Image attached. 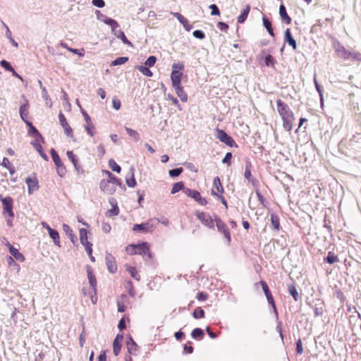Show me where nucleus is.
I'll return each instance as SVG.
<instances>
[{"mask_svg":"<svg viewBox=\"0 0 361 361\" xmlns=\"http://www.w3.org/2000/svg\"><path fill=\"white\" fill-rule=\"evenodd\" d=\"M214 187L216 189L218 192L221 194L224 192V188L218 176L214 179Z\"/></svg>","mask_w":361,"mask_h":361,"instance_id":"43","label":"nucleus"},{"mask_svg":"<svg viewBox=\"0 0 361 361\" xmlns=\"http://www.w3.org/2000/svg\"><path fill=\"white\" fill-rule=\"evenodd\" d=\"M279 14L281 19L285 20L287 24L290 23L291 19L287 14L286 8L283 5H281L279 7Z\"/></svg>","mask_w":361,"mask_h":361,"instance_id":"31","label":"nucleus"},{"mask_svg":"<svg viewBox=\"0 0 361 361\" xmlns=\"http://www.w3.org/2000/svg\"><path fill=\"white\" fill-rule=\"evenodd\" d=\"M244 176L247 180H248L250 181L251 180L252 173H251V164L250 163L246 164Z\"/></svg>","mask_w":361,"mask_h":361,"instance_id":"49","label":"nucleus"},{"mask_svg":"<svg viewBox=\"0 0 361 361\" xmlns=\"http://www.w3.org/2000/svg\"><path fill=\"white\" fill-rule=\"evenodd\" d=\"M184 192L187 196L194 199L195 201H196V199L198 198L200 195V193L198 191L191 190L189 188L185 189Z\"/></svg>","mask_w":361,"mask_h":361,"instance_id":"36","label":"nucleus"},{"mask_svg":"<svg viewBox=\"0 0 361 361\" xmlns=\"http://www.w3.org/2000/svg\"><path fill=\"white\" fill-rule=\"evenodd\" d=\"M56 166V171H57V173L59 176L61 177H63L65 176L66 174V168L64 167L63 164H60L59 166Z\"/></svg>","mask_w":361,"mask_h":361,"instance_id":"58","label":"nucleus"},{"mask_svg":"<svg viewBox=\"0 0 361 361\" xmlns=\"http://www.w3.org/2000/svg\"><path fill=\"white\" fill-rule=\"evenodd\" d=\"M264 63L267 66H274V60L271 55H268L264 59Z\"/></svg>","mask_w":361,"mask_h":361,"instance_id":"64","label":"nucleus"},{"mask_svg":"<svg viewBox=\"0 0 361 361\" xmlns=\"http://www.w3.org/2000/svg\"><path fill=\"white\" fill-rule=\"evenodd\" d=\"M157 61V58L154 56H149L145 61V66L152 67Z\"/></svg>","mask_w":361,"mask_h":361,"instance_id":"56","label":"nucleus"},{"mask_svg":"<svg viewBox=\"0 0 361 361\" xmlns=\"http://www.w3.org/2000/svg\"><path fill=\"white\" fill-rule=\"evenodd\" d=\"M183 172L182 168H176L174 169H171L169 171V175L171 177H176L178 176Z\"/></svg>","mask_w":361,"mask_h":361,"instance_id":"57","label":"nucleus"},{"mask_svg":"<svg viewBox=\"0 0 361 361\" xmlns=\"http://www.w3.org/2000/svg\"><path fill=\"white\" fill-rule=\"evenodd\" d=\"M87 277L89 280V283L90 286L92 288L94 292H96V286H97V280L95 276L93 274L92 271L90 269V268H87Z\"/></svg>","mask_w":361,"mask_h":361,"instance_id":"27","label":"nucleus"},{"mask_svg":"<svg viewBox=\"0 0 361 361\" xmlns=\"http://www.w3.org/2000/svg\"><path fill=\"white\" fill-rule=\"evenodd\" d=\"M184 188V184L183 182H178L176 183L171 189V194H176V192H179L180 190H183Z\"/></svg>","mask_w":361,"mask_h":361,"instance_id":"45","label":"nucleus"},{"mask_svg":"<svg viewBox=\"0 0 361 361\" xmlns=\"http://www.w3.org/2000/svg\"><path fill=\"white\" fill-rule=\"evenodd\" d=\"M42 96L45 101L46 106L51 108L52 106V102L45 87H42Z\"/></svg>","mask_w":361,"mask_h":361,"instance_id":"34","label":"nucleus"},{"mask_svg":"<svg viewBox=\"0 0 361 361\" xmlns=\"http://www.w3.org/2000/svg\"><path fill=\"white\" fill-rule=\"evenodd\" d=\"M35 139L31 142V145L35 147V149L39 152V150L42 149V147L41 143L43 142V137L41 136L35 137Z\"/></svg>","mask_w":361,"mask_h":361,"instance_id":"32","label":"nucleus"},{"mask_svg":"<svg viewBox=\"0 0 361 361\" xmlns=\"http://www.w3.org/2000/svg\"><path fill=\"white\" fill-rule=\"evenodd\" d=\"M216 136L221 142H224L229 147H233L235 142L230 135H228L224 130L221 129H216Z\"/></svg>","mask_w":361,"mask_h":361,"instance_id":"8","label":"nucleus"},{"mask_svg":"<svg viewBox=\"0 0 361 361\" xmlns=\"http://www.w3.org/2000/svg\"><path fill=\"white\" fill-rule=\"evenodd\" d=\"M182 73L177 70H173L171 74V79L173 87L181 85Z\"/></svg>","mask_w":361,"mask_h":361,"instance_id":"18","label":"nucleus"},{"mask_svg":"<svg viewBox=\"0 0 361 361\" xmlns=\"http://www.w3.org/2000/svg\"><path fill=\"white\" fill-rule=\"evenodd\" d=\"M123 338V336L117 335L114 341L113 349H114V353L116 356H117L121 351Z\"/></svg>","mask_w":361,"mask_h":361,"instance_id":"23","label":"nucleus"},{"mask_svg":"<svg viewBox=\"0 0 361 361\" xmlns=\"http://www.w3.org/2000/svg\"><path fill=\"white\" fill-rule=\"evenodd\" d=\"M204 332L200 328H196L193 329V331L191 333V336L193 338H202L203 337Z\"/></svg>","mask_w":361,"mask_h":361,"instance_id":"46","label":"nucleus"},{"mask_svg":"<svg viewBox=\"0 0 361 361\" xmlns=\"http://www.w3.org/2000/svg\"><path fill=\"white\" fill-rule=\"evenodd\" d=\"M82 115L84 116V119L85 121V124L84 125V128L89 135H90L91 137H93L96 133L94 125L93 124L90 116L88 115V114L85 111L82 110Z\"/></svg>","mask_w":361,"mask_h":361,"instance_id":"5","label":"nucleus"},{"mask_svg":"<svg viewBox=\"0 0 361 361\" xmlns=\"http://www.w3.org/2000/svg\"><path fill=\"white\" fill-rule=\"evenodd\" d=\"M60 124L63 127L65 133L68 137H73V130L69 124L67 123L65 116L60 112L59 114Z\"/></svg>","mask_w":361,"mask_h":361,"instance_id":"16","label":"nucleus"},{"mask_svg":"<svg viewBox=\"0 0 361 361\" xmlns=\"http://www.w3.org/2000/svg\"><path fill=\"white\" fill-rule=\"evenodd\" d=\"M103 173L107 175L109 178L107 180H110L111 183L121 185V183L120 182V180L115 177L110 171L104 170Z\"/></svg>","mask_w":361,"mask_h":361,"instance_id":"35","label":"nucleus"},{"mask_svg":"<svg viewBox=\"0 0 361 361\" xmlns=\"http://www.w3.org/2000/svg\"><path fill=\"white\" fill-rule=\"evenodd\" d=\"M62 228H63V232L69 238L71 241L73 243H75L76 242V240H77V237L73 233V231L71 229V228L68 224H63Z\"/></svg>","mask_w":361,"mask_h":361,"instance_id":"24","label":"nucleus"},{"mask_svg":"<svg viewBox=\"0 0 361 361\" xmlns=\"http://www.w3.org/2000/svg\"><path fill=\"white\" fill-rule=\"evenodd\" d=\"M0 63H1V66L6 71H8L9 72L13 71V68L11 66V64L8 61H6L5 60H2Z\"/></svg>","mask_w":361,"mask_h":361,"instance_id":"61","label":"nucleus"},{"mask_svg":"<svg viewBox=\"0 0 361 361\" xmlns=\"http://www.w3.org/2000/svg\"><path fill=\"white\" fill-rule=\"evenodd\" d=\"M22 102L19 108V114L21 119L27 124L30 125V122L27 120L29 114V102L25 95L21 96Z\"/></svg>","mask_w":361,"mask_h":361,"instance_id":"2","label":"nucleus"},{"mask_svg":"<svg viewBox=\"0 0 361 361\" xmlns=\"http://www.w3.org/2000/svg\"><path fill=\"white\" fill-rule=\"evenodd\" d=\"M135 169L131 166L129 169L128 176L126 177V182L128 187L134 188L136 185V181L134 178Z\"/></svg>","mask_w":361,"mask_h":361,"instance_id":"21","label":"nucleus"},{"mask_svg":"<svg viewBox=\"0 0 361 361\" xmlns=\"http://www.w3.org/2000/svg\"><path fill=\"white\" fill-rule=\"evenodd\" d=\"M79 233L80 243L85 247L86 251L91 252L92 244L87 240V230L85 228H80Z\"/></svg>","mask_w":361,"mask_h":361,"instance_id":"11","label":"nucleus"},{"mask_svg":"<svg viewBox=\"0 0 361 361\" xmlns=\"http://www.w3.org/2000/svg\"><path fill=\"white\" fill-rule=\"evenodd\" d=\"M126 347L128 349V352L130 355H136L137 354L139 347L131 337L128 338V340L126 342Z\"/></svg>","mask_w":361,"mask_h":361,"instance_id":"19","label":"nucleus"},{"mask_svg":"<svg viewBox=\"0 0 361 361\" xmlns=\"http://www.w3.org/2000/svg\"><path fill=\"white\" fill-rule=\"evenodd\" d=\"M250 11V5H247L245 8L242 11L240 15L238 17V23H243L246 20Z\"/></svg>","mask_w":361,"mask_h":361,"instance_id":"30","label":"nucleus"},{"mask_svg":"<svg viewBox=\"0 0 361 361\" xmlns=\"http://www.w3.org/2000/svg\"><path fill=\"white\" fill-rule=\"evenodd\" d=\"M154 219L157 220V226L159 224H161L165 226H168L169 224V219L165 216H161V218H154Z\"/></svg>","mask_w":361,"mask_h":361,"instance_id":"55","label":"nucleus"},{"mask_svg":"<svg viewBox=\"0 0 361 361\" xmlns=\"http://www.w3.org/2000/svg\"><path fill=\"white\" fill-rule=\"evenodd\" d=\"M137 245H129L126 247V250L129 255H137Z\"/></svg>","mask_w":361,"mask_h":361,"instance_id":"53","label":"nucleus"},{"mask_svg":"<svg viewBox=\"0 0 361 361\" xmlns=\"http://www.w3.org/2000/svg\"><path fill=\"white\" fill-rule=\"evenodd\" d=\"M266 298L267 299V301H268L269 304H270L272 306L274 312L276 316L277 317L278 316V312H277V310H276V305H275V303H274V298L272 297L271 293L267 295L266 296Z\"/></svg>","mask_w":361,"mask_h":361,"instance_id":"51","label":"nucleus"},{"mask_svg":"<svg viewBox=\"0 0 361 361\" xmlns=\"http://www.w3.org/2000/svg\"><path fill=\"white\" fill-rule=\"evenodd\" d=\"M25 183L27 185V190L30 195L39 189L38 180L35 176L27 177L25 178Z\"/></svg>","mask_w":361,"mask_h":361,"instance_id":"12","label":"nucleus"},{"mask_svg":"<svg viewBox=\"0 0 361 361\" xmlns=\"http://www.w3.org/2000/svg\"><path fill=\"white\" fill-rule=\"evenodd\" d=\"M48 232H49L50 238L53 240L54 244L60 247L61 245H60V238H59V232L56 230H54L52 228L49 229V231Z\"/></svg>","mask_w":361,"mask_h":361,"instance_id":"29","label":"nucleus"},{"mask_svg":"<svg viewBox=\"0 0 361 361\" xmlns=\"http://www.w3.org/2000/svg\"><path fill=\"white\" fill-rule=\"evenodd\" d=\"M209 8L212 10V16H219L220 14L219 10L216 5L211 4Z\"/></svg>","mask_w":361,"mask_h":361,"instance_id":"63","label":"nucleus"},{"mask_svg":"<svg viewBox=\"0 0 361 361\" xmlns=\"http://www.w3.org/2000/svg\"><path fill=\"white\" fill-rule=\"evenodd\" d=\"M7 246L9 249L10 253L13 255V257L16 259H17L21 262H23L25 260V257H24L23 255L21 252H20L18 249L15 248L10 243H8Z\"/></svg>","mask_w":361,"mask_h":361,"instance_id":"22","label":"nucleus"},{"mask_svg":"<svg viewBox=\"0 0 361 361\" xmlns=\"http://www.w3.org/2000/svg\"><path fill=\"white\" fill-rule=\"evenodd\" d=\"M173 88L180 99L183 102H186L188 101V95L183 90V87L180 85Z\"/></svg>","mask_w":361,"mask_h":361,"instance_id":"28","label":"nucleus"},{"mask_svg":"<svg viewBox=\"0 0 361 361\" xmlns=\"http://www.w3.org/2000/svg\"><path fill=\"white\" fill-rule=\"evenodd\" d=\"M109 202L111 206V209L107 212V215L109 216H114L118 215L119 208L118 207L116 200L114 197H110L109 199Z\"/></svg>","mask_w":361,"mask_h":361,"instance_id":"17","label":"nucleus"},{"mask_svg":"<svg viewBox=\"0 0 361 361\" xmlns=\"http://www.w3.org/2000/svg\"><path fill=\"white\" fill-rule=\"evenodd\" d=\"M285 42L291 46L294 50L297 48V44L294 38L290 34V30L288 28L285 32Z\"/></svg>","mask_w":361,"mask_h":361,"instance_id":"26","label":"nucleus"},{"mask_svg":"<svg viewBox=\"0 0 361 361\" xmlns=\"http://www.w3.org/2000/svg\"><path fill=\"white\" fill-rule=\"evenodd\" d=\"M271 225H272L273 228L275 230H279L280 224H279V219L276 214H271Z\"/></svg>","mask_w":361,"mask_h":361,"instance_id":"40","label":"nucleus"},{"mask_svg":"<svg viewBox=\"0 0 361 361\" xmlns=\"http://www.w3.org/2000/svg\"><path fill=\"white\" fill-rule=\"evenodd\" d=\"M0 200L2 202L4 212L7 213L10 217L13 218L14 216L13 212V199L11 197H4L2 195H0Z\"/></svg>","mask_w":361,"mask_h":361,"instance_id":"6","label":"nucleus"},{"mask_svg":"<svg viewBox=\"0 0 361 361\" xmlns=\"http://www.w3.org/2000/svg\"><path fill=\"white\" fill-rule=\"evenodd\" d=\"M277 110L281 118L293 117V113L290 110L288 106L282 102L281 99L276 101Z\"/></svg>","mask_w":361,"mask_h":361,"instance_id":"4","label":"nucleus"},{"mask_svg":"<svg viewBox=\"0 0 361 361\" xmlns=\"http://www.w3.org/2000/svg\"><path fill=\"white\" fill-rule=\"evenodd\" d=\"M351 54L352 55H350V60H352L353 61H361V53L360 52L351 51Z\"/></svg>","mask_w":361,"mask_h":361,"instance_id":"60","label":"nucleus"},{"mask_svg":"<svg viewBox=\"0 0 361 361\" xmlns=\"http://www.w3.org/2000/svg\"><path fill=\"white\" fill-rule=\"evenodd\" d=\"M171 14L178 19L186 30L189 31L192 29V25L189 23L188 20L180 13L172 12Z\"/></svg>","mask_w":361,"mask_h":361,"instance_id":"20","label":"nucleus"},{"mask_svg":"<svg viewBox=\"0 0 361 361\" xmlns=\"http://www.w3.org/2000/svg\"><path fill=\"white\" fill-rule=\"evenodd\" d=\"M30 127L29 129V133L30 135H32L33 137L41 136L38 130L32 125L30 123V125H27Z\"/></svg>","mask_w":361,"mask_h":361,"instance_id":"54","label":"nucleus"},{"mask_svg":"<svg viewBox=\"0 0 361 361\" xmlns=\"http://www.w3.org/2000/svg\"><path fill=\"white\" fill-rule=\"evenodd\" d=\"M125 130L129 136H130L135 141H138L140 140V134L136 130L128 127H125Z\"/></svg>","mask_w":361,"mask_h":361,"instance_id":"37","label":"nucleus"},{"mask_svg":"<svg viewBox=\"0 0 361 361\" xmlns=\"http://www.w3.org/2000/svg\"><path fill=\"white\" fill-rule=\"evenodd\" d=\"M128 61V58L126 56H121L116 58L114 61L111 62V66H120Z\"/></svg>","mask_w":361,"mask_h":361,"instance_id":"41","label":"nucleus"},{"mask_svg":"<svg viewBox=\"0 0 361 361\" xmlns=\"http://www.w3.org/2000/svg\"><path fill=\"white\" fill-rule=\"evenodd\" d=\"M214 221L216 222V225L217 229L219 232L224 233L225 238L227 240V243H230L231 242V234L227 228V226L218 217H215Z\"/></svg>","mask_w":361,"mask_h":361,"instance_id":"7","label":"nucleus"},{"mask_svg":"<svg viewBox=\"0 0 361 361\" xmlns=\"http://www.w3.org/2000/svg\"><path fill=\"white\" fill-rule=\"evenodd\" d=\"M334 48L337 56L344 60H350L351 51L347 50L339 42H334Z\"/></svg>","mask_w":361,"mask_h":361,"instance_id":"3","label":"nucleus"},{"mask_svg":"<svg viewBox=\"0 0 361 361\" xmlns=\"http://www.w3.org/2000/svg\"><path fill=\"white\" fill-rule=\"evenodd\" d=\"M262 21H263V25H264V27L267 29V30L269 32V34L271 36H274V31H273V29H272V27H271V23L269 20V19H267L265 17H263L262 18Z\"/></svg>","mask_w":361,"mask_h":361,"instance_id":"38","label":"nucleus"},{"mask_svg":"<svg viewBox=\"0 0 361 361\" xmlns=\"http://www.w3.org/2000/svg\"><path fill=\"white\" fill-rule=\"evenodd\" d=\"M260 285L262 286V290L265 294V295L267 296V295L269 294H271V292L269 290V288L267 284V283L264 281H261L259 282Z\"/></svg>","mask_w":361,"mask_h":361,"instance_id":"62","label":"nucleus"},{"mask_svg":"<svg viewBox=\"0 0 361 361\" xmlns=\"http://www.w3.org/2000/svg\"><path fill=\"white\" fill-rule=\"evenodd\" d=\"M51 154L56 166H59L60 164H63L59 154L54 149H51Z\"/></svg>","mask_w":361,"mask_h":361,"instance_id":"42","label":"nucleus"},{"mask_svg":"<svg viewBox=\"0 0 361 361\" xmlns=\"http://www.w3.org/2000/svg\"><path fill=\"white\" fill-rule=\"evenodd\" d=\"M109 166L112 171H116L117 173L121 172V169L120 166H118L114 159H110L109 161Z\"/></svg>","mask_w":361,"mask_h":361,"instance_id":"48","label":"nucleus"},{"mask_svg":"<svg viewBox=\"0 0 361 361\" xmlns=\"http://www.w3.org/2000/svg\"><path fill=\"white\" fill-rule=\"evenodd\" d=\"M136 68L140 71L144 75L147 77L152 76V72L147 66H137Z\"/></svg>","mask_w":361,"mask_h":361,"instance_id":"39","label":"nucleus"},{"mask_svg":"<svg viewBox=\"0 0 361 361\" xmlns=\"http://www.w3.org/2000/svg\"><path fill=\"white\" fill-rule=\"evenodd\" d=\"M100 189L106 194L111 195L116 191V188L113 185L110 180L102 179L99 183Z\"/></svg>","mask_w":361,"mask_h":361,"instance_id":"14","label":"nucleus"},{"mask_svg":"<svg viewBox=\"0 0 361 361\" xmlns=\"http://www.w3.org/2000/svg\"><path fill=\"white\" fill-rule=\"evenodd\" d=\"M288 291H289V293L290 294V295L293 296L294 300L295 301H297L298 300V293L297 289L295 287V286H293V285L289 286H288Z\"/></svg>","mask_w":361,"mask_h":361,"instance_id":"50","label":"nucleus"},{"mask_svg":"<svg viewBox=\"0 0 361 361\" xmlns=\"http://www.w3.org/2000/svg\"><path fill=\"white\" fill-rule=\"evenodd\" d=\"M97 18L103 21L105 24L111 26V30L118 27V23L114 19L108 18L106 16L102 14L99 11H96Z\"/></svg>","mask_w":361,"mask_h":361,"instance_id":"10","label":"nucleus"},{"mask_svg":"<svg viewBox=\"0 0 361 361\" xmlns=\"http://www.w3.org/2000/svg\"><path fill=\"white\" fill-rule=\"evenodd\" d=\"M127 270L130 276L137 281H140V275L138 274L136 269L133 267H128Z\"/></svg>","mask_w":361,"mask_h":361,"instance_id":"47","label":"nucleus"},{"mask_svg":"<svg viewBox=\"0 0 361 361\" xmlns=\"http://www.w3.org/2000/svg\"><path fill=\"white\" fill-rule=\"evenodd\" d=\"M197 216L204 226L211 228H214V220L209 214L204 212H198Z\"/></svg>","mask_w":361,"mask_h":361,"instance_id":"13","label":"nucleus"},{"mask_svg":"<svg viewBox=\"0 0 361 361\" xmlns=\"http://www.w3.org/2000/svg\"><path fill=\"white\" fill-rule=\"evenodd\" d=\"M106 264L108 270L111 273H115L117 271V265L116 263L115 258L110 253H106L105 257Z\"/></svg>","mask_w":361,"mask_h":361,"instance_id":"15","label":"nucleus"},{"mask_svg":"<svg viewBox=\"0 0 361 361\" xmlns=\"http://www.w3.org/2000/svg\"><path fill=\"white\" fill-rule=\"evenodd\" d=\"M61 45L63 47H64V48L67 49L69 51H71V52H72V53H73V54H78V55H80V56H84V54L80 53V51H79L78 49L69 48V47L66 45V44H65V43H63V42H62V43L61 44Z\"/></svg>","mask_w":361,"mask_h":361,"instance_id":"59","label":"nucleus"},{"mask_svg":"<svg viewBox=\"0 0 361 361\" xmlns=\"http://www.w3.org/2000/svg\"><path fill=\"white\" fill-rule=\"evenodd\" d=\"M111 31L117 38L120 39L123 42V44H127L128 46H132V43L127 39L124 32L122 30H117L116 28L114 29V30Z\"/></svg>","mask_w":361,"mask_h":361,"instance_id":"25","label":"nucleus"},{"mask_svg":"<svg viewBox=\"0 0 361 361\" xmlns=\"http://www.w3.org/2000/svg\"><path fill=\"white\" fill-rule=\"evenodd\" d=\"M283 128L288 130L290 131L293 128V117H288V118H283Z\"/></svg>","mask_w":361,"mask_h":361,"instance_id":"33","label":"nucleus"},{"mask_svg":"<svg viewBox=\"0 0 361 361\" xmlns=\"http://www.w3.org/2000/svg\"><path fill=\"white\" fill-rule=\"evenodd\" d=\"M66 154L73 165L78 163V157L73 154L72 151H67Z\"/></svg>","mask_w":361,"mask_h":361,"instance_id":"52","label":"nucleus"},{"mask_svg":"<svg viewBox=\"0 0 361 361\" xmlns=\"http://www.w3.org/2000/svg\"><path fill=\"white\" fill-rule=\"evenodd\" d=\"M324 260L329 264H334L338 261V258L333 252H329Z\"/></svg>","mask_w":361,"mask_h":361,"instance_id":"44","label":"nucleus"},{"mask_svg":"<svg viewBox=\"0 0 361 361\" xmlns=\"http://www.w3.org/2000/svg\"><path fill=\"white\" fill-rule=\"evenodd\" d=\"M157 228V220L150 219L147 222L140 224H135L133 227V231H142L144 233L152 232Z\"/></svg>","mask_w":361,"mask_h":361,"instance_id":"1","label":"nucleus"},{"mask_svg":"<svg viewBox=\"0 0 361 361\" xmlns=\"http://www.w3.org/2000/svg\"><path fill=\"white\" fill-rule=\"evenodd\" d=\"M137 255H141L144 259H151L152 253L149 250V245L147 243L142 242L137 245Z\"/></svg>","mask_w":361,"mask_h":361,"instance_id":"9","label":"nucleus"}]
</instances>
